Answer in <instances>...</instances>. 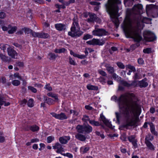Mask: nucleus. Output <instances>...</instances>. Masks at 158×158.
Returning <instances> with one entry per match:
<instances>
[{
	"label": "nucleus",
	"mask_w": 158,
	"mask_h": 158,
	"mask_svg": "<svg viewBox=\"0 0 158 158\" xmlns=\"http://www.w3.org/2000/svg\"><path fill=\"white\" fill-rule=\"evenodd\" d=\"M105 7L107 12L110 15L115 26L116 27H118L119 23L118 17L120 16L118 13L119 10L118 6H115L113 3H110L106 4Z\"/></svg>",
	"instance_id": "nucleus-1"
},
{
	"label": "nucleus",
	"mask_w": 158,
	"mask_h": 158,
	"mask_svg": "<svg viewBox=\"0 0 158 158\" xmlns=\"http://www.w3.org/2000/svg\"><path fill=\"white\" fill-rule=\"evenodd\" d=\"M127 94L132 97H134L135 96L134 94L133 93H125L120 95L118 98L116 96H113L111 97V100L115 102H117L118 103L119 109L122 110L124 108L125 104L127 106H128V99L127 98L128 97Z\"/></svg>",
	"instance_id": "nucleus-2"
},
{
	"label": "nucleus",
	"mask_w": 158,
	"mask_h": 158,
	"mask_svg": "<svg viewBox=\"0 0 158 158\" xmlns=\"http://www.w3.org/2000/svg\"><path fill=\"white\" fill-rule=\"evenodd\" d=\"M70 30L71 31L68 32V35L72 38L80 37L83 33V31H80L79 23L75 20H73Z\"/></svg>",
	"instance_id": "nucleus-3"
},
{
	"label": "nucleus",
	"mask_w": 158,
	"mask_h": 158,
	"mask_svg": "<svg viewBox=\"0 0 158 158\" xmlns=\"http://www.w3.org/2000/svg\"><path fill=\"white\" fill-rule=\"evenodd\" d=\"M124 32L127 38L132 39L135 42L140 43L141 41L144 40L140 34L137 31L127 30L125 31Z\"/></svg>",
	"instance_id": "nucleus-4"
},
{
	"label": "nucleus",
	"mask_w": 158,
	"mask_h": 158,
	"mask_svg": "<svg viewBox=\"0 0 158 158\" xmlns=\"http://www.w3.org/2000/svg\"><path fill=\"white\" fill-rule=\"evenodd\" d=\"M129 102H131L132 104L130 105L128 104V106H127L126 104H125V105L127 106V107L126 108L124 107V108H125V110H123V114L126 115V119L130 118V115L129 113V110H130V111L131 112L133 113H135V106L133 104L134 103V104L135 106H136L137 105L136 102H135L133 101L132 98H131Z\"/></svg>",
	"instance_id": "nucleus-5"
},
{
	"label": "nucleus",
	"mask_w": 158,
	"mask_h": 158,
	"mask_svg": "<svg viewBox=\"0 0 158 158\" xmlns=\"http://www.w3.org/2000/svg\"><path fill=\"white\" fill-rule=\"evenodd\" d=\"M143 40L146 42H152L156 40L157 37L154 33L149 30H146L143 32Z\"/></svg>",
	"instance_id": "nucleus-6"
},
{
	"label": "nucleus",
	"mask_w": 158,
	"mask_h": 158,
	"mask_svg": "<svg viewBox=\"0 0 158 158\" xmlns=\"http://www.w3.org/2000/svg\"><path fill=\"white\" fill-rule=\"evenodd\" d=\"M77 131L82 134H88L91 132L93 130L92 127L90 125H78L76 127Z\"/></svg>",
	"instance_id": "nucleus-7"
},
{
	"label": "nucleus",
	"mask_w": 158,
	"mask_h": 158,
	"mask_svg": "<svg viewBox=\"0 0 158 158\" xmlns=\"http://www.w3.org/2000/svg\"><path fill=\"white\" fill-rule=\"evenodd\" d=\"M133 12L131 10L129 9H127L125 18L124 20V23L126 26H128L131 25L132 20L131 17L132 16Z\"/></svg>",
	"instance_id": "nucleus-8"
},
{
	"label": "nucleus",
	"mask_w": 158,
	"mask_h": 158,
	"mask_svg": "<svg viewBox=\"0 0 158 158\" xmlns=\"http://www.w3.org/2000/svg\"><path fill=\"white\" fill-rule=\"evenodd\" d=\"M108 32L103 28H98L95 27L92 32V35L94 36H102L107 35Z\"/></svg>",
	"instance_id": "nucleus-9"
},
{
	"label": "nucleus",
	"mask_w": 158,
	"mask_h": 158,
	"mask_svg": "<svg viewBox=\"0 0 158 158\" xmlns=\"http://www.w3.org/2000/svg\"><path fill=\"white\" fill-rule=\"evenodd\" d=\"M126 124L121 125V127L128 129V127H136L137 126L136 125L137 121L136 120H133L128 118L126 119Z\"/></svg>",
	"instance_id": "nucleus-10"
},
{
	"label": "nucleus",
	"mask_w": 158,
	"mask_h": 158,
	"mask_svg": "<svg viewBox=\"0 0 158 158\" xmlns=\"http://www.w3.org/2000/svg\"><path fill=\"white\" fill-rule=\"evenodd\" d=\"M148 124L150 127V131L152 134L153 135L157 136L158 132L155 130V127L154 124L152 122H145L143 126V127L146 128L148 127Z\"/></svg>",
	"instance_id": "nucleus-11"
},
{
	"label": "nucleus",
	"mask_w": 158,
	"mask_h": 158,
	"mask_svg": "<svg viewBox=\"0 0 158 158\" xmlns=\"http://www.w3.org/2000/svg\"><path fill=\"white\" fill-rule=\"evenodd\" d=\"M89 18H88L87 19V21L88 23H93L94 22H100V19L95 14L89 12Z\"/></svg>",
	"instance_id": "nucleus-12"
},
{
	"label": "nucleus",
	"mask_w": 158,
	"mask_h": 158,
	"mask_svg": "<svg viewBox=\"0 0 158 158\" xmlns=\"http://www.w3.org/2000/svg\"><path fill=\"white\" fill-rule=\"evenodd\" d=\"M50 114L52 116L57 119L60 120H63L67 119L68 117L66 115L65 113L61 112L59 114H57L54 112H52L50 113Z\"/></svg>",
	"instance_id": "nucleus-13"
},
{
	"label": "nucleus",
	"mask_w": 158,
	"mask_h": 158,
	"mask_svg": "<svg viewBox=\"0 0 158 158\" xmlns=\"http://www.w3.org/2000/svg\"><path fill=\"white\" fill-rule=\"evenodd\" d=\"M100 118L106 126L112 129H114V126L113 127L111 122H109V121L106 118L105 116L102 113L100 114Z\"/></svg>",
	"instance_id": "nucleus-14"
},
{
	"label": "nucleus",
	"mask_w": 158,
	"mask_h": 158,
	"mask_svg": "<svg viewBox=\"0 0 158 158\" xmlns=\"http://www.w3.org/2000/svg\"><path fill=\"white\" fill-rule=\"evenodd\" d=\"M7 51L8 55L12 58L15 59V56H17L18 54L13 47L9 46L7 48Z\"/></svg>",
	"instance_id": "nucleus-15"
},
{
	"label": "nucleus",
	"mask_w": 158,
	"mask_h": 158,
	"mask_svg": "<svg viewBox=\"0 0 158 158\" xmlns=\"http://www.w3.org/2000/svg\"><path fill=\"white\" fill-rule=\"evenodd\" d=\"M137 82H138V81H132L131 83L129 84L126 81H122L121 82V83L123 86L127 87H130L131 86L135 87L137 86Z\"/></svg>",
	"instance_id": "nucleus-16"
},
{
	"label": "nucleus",
	"mask_w": 158,
	"mask_h": 158,
	"mask_svg": "<svg viewBox=\"0 0 158 158\" xmlns=\"http://www.w3.org/2000/svg\"><path fill=\"white\" fill-rule=\"evenodd\" d=\"M56 30L59 31H65L66 29V25L61 23H57L55 24Z\"/></svg>",
	"instance_id": "nucleus-17"
},
{
	"label": "nucleus",
	"mask_w": 158,
	"mask_h": 158,
	"mask_svg": "<svg viewBox=\"0 0 158 158\" xmlns=\"http://www.w3.org/2000/svg\"><path fill=\"white\" fill-rule=\"evenodd\" d=\"M147 80V78H145L141 81H138V86L141 88L147 87L148 85V83L146 82Z\"/></svg>",
	"instance_id": "nucleus-18"
},
{
	"label": "nucleus",
	"mask_w": 158,
	"mask_h": 158,
	"mask_svg": "<svg viewBox=\"0 0 158 158\" xmlns=\"http://www.w3.org/2000/svg\"><path fill=\"white\" fill-rule=\"evenodd\" d=\"M0 59L4 63H9L10 62V58L2 53H0Z\"/></svg>",
	"instance_id": "nucleus-19"
},
{
	"label": "nucleus",
	"mask_w": 158,
	"mask_h": 158,
	"mask_svg": "<svg viewBox=\"0 0 158 158\" xmlns=\"http://www.w3.org/2000/svg\"><path fill=\"white\" fill-rule=\"evenodd\" d=\"M148 150L151 151H154L155 150V147L152 143L148 140H147L146 142H145Z\"/></svg>",
	"instance_id": "nucleus-20"
},
{
	"label": "nucleus",
	"mask_w": 158,
	"mask_h": 158,
	"mask_svg": "<svg viewBox=\"0 0 158 158\" xmlns=\"http://www.w3.org/2000/svg\"><path fill=\"white\" fill-rule=\"evenodd\" d=\"M90 148V147L86 146L82 147L80 148V152L82 154L87 153Z\"/></svg>",
	"instance_id": "nucleus-21"
},
{
	"label": "nucleus",
	"mask_w": 158,
	"mask_h": 158,
	"mask_svg": "<svg viewBox=\"0 0 158 158\" xmlns=\"http://www.w3.org/2000/svg\"><path fill=\"white\" fill-rule=\"evenodd\" d=\"M93 44V45H98L99 46L103 45L104 42V41L101 42L100 40L98 39H96L95 38H93L92 39Z\"/></svg>",
	"instance_id": "nucleus-22"
},
{
	"label": "nucleus",
	"mask_w": 158,
	"mask_h": 158,
	"mask_svg": "<svg viewBox=\"0 0 158 158\" xmlns=\"http://www.w3.org/2000/svg\"><path fill=\"white\" fill-rule=\"evenodd\" d=\"M70 53L71 55H73V56L77 57L80 59H84L86 57V56L85 55H79L78 54L75 53L72 50H70Z\"/></svg>",
	"instance_id": "nucleus-23"
},
{
	"label": "nucleus",
	"mask_w": 158,
	"mask_h": 158,
	"mask_svg": "<svg viewBox=\"0 0 158 158\" xmlns=\"http://www.w3.org/2000/svg\"><path fill=\"white\" fill-rule=\"evenodd\" d=\"M44 103L48 104L49 105H51L54 103L53 100L47 96L44 97Z\"/></svg>",
	"instance_id": "nucleus-24"
},
{
	"label": "nucleus",
	"mask_w": 158,
	"mask_h": 158,
	"mask_svg": "<svg viewBox=\"0 0 158 158\" xmlns=\"http://www.w3.org/2000/svg\"><path fill=\"white\" fill-rule=\"evenodd\" d=\"M75 137L77 139L82 141H84L86 139V137L84 135L79 133L75 135Z\"/></svg>",
	"instance_id": "nucleus-25"
},
{
	"label": "nucleus",
	"mask_w": 158,
	"mask_h": 158,
	"mask_svg": "<svg viewBox=\"0 0 158 158\" xmlns=\"http://www.w3.org/2000/svg\"><path fill=\"white\" fill-rule=\"evenodd\" d=\"M50 37V35L47 33L43 32H39V38L42 39H48Z\"/></svg>",
	"instance_id": "nucleus-26"
},
{
	"label": "nucleus",
	"mask_w": 158,
	"mask_h": 158,
	"mask_svg": "<svg viewBox=\"0 0 158 158\" xmlns=\"http://www.w3.org/2000/svg\"><path fill=\"white\" fill-rule=\"evenodd\" d=\"M30 128L32 132H37L40 130V127L36 124L30 125Z\"/></svg>",
	"instance_id": "nucleus-27"
},
{
	"label": "nucleus",
	"mask_w": 158,
	"mask_h": 158,
	"mask_svg": "<svg viewBox=\"0 0 158 158\" xmlns=\"http://www.w3.org/2000/svg\"><path fill=\"white\" fill-rule=\"evenodd\" d=\"M86 88L89 90H97L98 89V86L92 85L91 84H88Z\"/></svg>",
	"instance_id": "nucleus-28"
},
{
	"label": "nucleus",
	"mask_w": 158,
	"mask_h": 158,
	"mask_svg": "<svg viewBox=\"0 0 158 158\" xmlns=\"http://www.w3.org/2000/svg\"><path fill=\"white\" fill-rule=\"evenodd\" d=\"M113 3L116 6L121 4V2L120 0H108L106 4Z\"/></svg>",
	"instance_id": "nucleus-29"
},
{
	"label": "nucleus",
	"mask_w": 158,
	"mask_h": 158,
	"mask_svg": "<svg viewBox=\"0 0 158 158\" xmlns=\"http://www.w3.org/2000/svg\"><path fill=\"white\" fill-rule=\"evenodd\" d=\"M134 0H124V3L125 6H131L133 4Z\"/></svg>",
	"instance_id": "nucleus-30"
},
{
	"label": "nucleus",
	"mask_w": 158,
	"mask_h": 158,
	"mask_svg": "<svg viewBox=\"0 0 158 158\" xmlns=\"http://www.w3.org/2000/svg\"><path fill=\"white\" fill-rule=\"evenodd\" d=\"M89 123L92 125L95 126H102L101 123L99 122L95 121L94 120H91L89 121Z\"/></svg>",
	"instance_id": "nucleus-31"
},
{
	"label": "nucleus",
	"mask_w": 158,
	"mask_h": 158,
	"mask_svg": "<svg viewBox=\"0 0 158 158\" xmlns=\"http://www.w3.org/2000/svg\"><path fill=\"white\" fill-rule=\"evenodd\" d=\"M106 69L108 73L110 74L113 73L114 72V69L113 67L109 65L106 66Z\"/></svg>",
	"instance_id": "nucleus-32"
},
{
	"label": "nucleus",
	"mask_w": 158,
	"mask_h": 158,
	"mask_svg": "<svg viewBox=\"0 0 158 158\" xmlns=\"http://www.w3.org/2000/svg\"><path fill=\"white\" fill-rule=\"evenodd\" d=\"M34 101L33 98H31L29 99L27 103L28 107L30 108L34 106Z\"/></svg>",
	"instance_id": "nucleus-33"
},
{
	"label": "nucleus",
	"mask_w": 158,
	"mask_h": 158,
	"mask_svg": "<svg viewBox=\"0 0 158 158\" xmlns=\"http://www.w3.org/2000/svg\"><path fill=\"white\" fill-rule=\"evenodd\" d=\"M143 8V6L142 5L140 4H138L136 5H135L133 8V9L134 10H141Z\"/></svg>",
	"instance_id": "nucleus-34"
},
{
	"label": "nucleus",
	"mask_w": 158,
	"mask_h": 158,
	"mask_svg": "<svg viewBox=\"0 0 158 158\" xmlns=\"http://www.w3.org/2000/svg\"><path fill=\"white\" fill-rule=\"evenodd\" d=\"M66 51V49L64 48H62L60 49L56 48L54 50V52L56 53H64Z\"/></svg>",
	"instance_id": "nucleus-35"
},
{
	"label": "nucleus",
	"mask_w": 158,
	"mask_h": 158,
	"mask_svg": "<svg viewBox=\"0 0 158 158\" xmlns=\"http://www.w3.org/2000/svg\"><path fill=\"white\" fill-rule=\"evenodd\" d=\"M17 29V27L16 26L12 27L8 31V33L9 34H13L16 31Z\"/></svg>",
	"instance_id": "nucleus-36"
},
{
	"label": "nucleus",
	"mask_w": 158,
	"mask_h": 158,
	"mask_svg": "<svg viewBox=\"0 0 158 158\" xmlns=\"http://www.w3.org/2000/svg\"><path fill=\"white\" fill-rule=\"evenodd\" d=\"M155 7V5L152 4L147 5L146 6V11L147 13L148 11L151 10Z\"/></svg>",
	"instance_id": "nucleus-37"
},
{
	"label": "nucleus",
	"mask_w": 158,
	"mask_h": 158,
	"mask_svg": "<svg viewBox=\"0 0 158 158\" xmlns=\"http://www.w3.org/2000/svg\"><path fill=\"white\" fill-rule=\"evenodd\" d=\"M141 112V109L140 108H138L135 112V116L138 120L139 119V116Z\"/></svg>",
	"instance_id": "nucleus-38"
},
{
	"label": "nucleus",
	"mask_w": 158,
	"mask_h": 158,
	"mask_svg": "<svg viewBox=\"0 0 158 158\" xmlns=\"http://www.w3.org/2000/svg\"><path fill=\"white\" fill-rule=\"evenodd\" d=\"M60 142L62 144H66L68 143L67 139H64L63 137H60L59 138Z\"/></svg>",
	"instance_id": "nucleus-39"
},
{
	"label": "nucleus",
	"mask_w": 158,
	"mask_h": 158,
	"mask_svg": "<svg viewBox=\"0 0 158 158\" xmlns=\"http://www.w3.org/2000/svg\"><path fill=\"white\" fill-rule=\"evenodd\" d=\"M48 56H50L49 59L50 60H55L57 57V56H56L54 53L52 52H49L48 54Z\"/></svg>",
	"instance_id": "nucleus-40"
},
{
	"label": "nucleus",
	"mask_w": 158,
	"mask_h": 158,
	"mask_svg": "<svg viewBox=\"0 0 158 158\" xmlns=\"http://www.w3.org/2000/svg\"><path fill=\"white\" fill-rule=\"evenodd\" d=\"M9 46V45L7 44H0V48L4 52H5V51L6 50V48H7V46Z\"/></svg>",
	"instance_id": "nucleus-41"
},
{
	"label": "nucleus",
	"mask_w": 158,
	"mask_h": 158,
	"mask_svg": "<svg viewBox=\"0 0 158 158\" xmlns=\"http://www.w3.org/2000/svg\"><path fill=\"white\" fill-rule=\"evenodd\" d=\"M28 90H30L31 92L34 93H36L37 92V89L33 87V86H28Z\"/></svg>",
	"instance_id": "nucleus-42"
},
{
	"label": "nucleus",
	"mask_w": 158,
	"mask_h": 158,
	"mask_svg": "<svg viewBox=\"0 0 158 158\" xmlns=\"http://www.w3.org/2000/svg\"><path fill=\"white\" fill-rule=\"evenodd\" d=\"M20 82L18 80H15L12 81V84L14 86H18L20 85Z\"/></svg>",
	"instance_id": "nucleus-43"
},
{
	"label": "nucleus",
	"mask_w": 158,
	"mask_h": 158,
	"mask_svg": "<svg viewBox=\"0 0 158 158\" xmlns=\"http://www.w3.org/2000/svg\"><path fill=\"white\" fill-rule=\"evenodd\" d=\"M137 139H135V135H131L128 137V140L130 143H132Z\"/></svg>",
	"instance_id": "nucleus-44"
},
{
	"label": "nucleus",
	"mask_w": 158,
	"mask_h": 158,
	"mask_svg": "<svg viewBox=\"0 0 158 158\" xmlns=\"http://www.w3.org/2000/svg\"><path fill=\"white\" fill-rule=\"evenodd\" d=\"M152 52V49L151 48H148L143 49V52L144 53L150 54Z\"/></svg>",
	"instance_id": "nucleus-45"
},
{
	"label": "nucleus",
	"mask_w": 158,
	"mask_h": 158,
	"mask_svg": "<svg viewBox=\"0 0 158 158\" xmlns=\"http://www.w3.org/2000/svg\"><path fill=\"white\" fill-rule=\"evenodd\" d=\"M126 67L129 69H130L131 71H132V72H135L136 71V69L135 67L130 64L127 65Z\"/></svg>",
	"instance_id": "nucleus-46"
},
{
	"label": "nucleus",
	"mask_w": 158,
	"mask_h": 158,
	"mask_svg": "<svg viewBox=\"0 0 158 158\" xmlns=\"http://www.w3.org/2000/svg\"><path fill=\"white\" fill-rule=\"evenodd\" d=\"M55 139V138L54 136H50L47 138V142L48 143H51Z\"/></svg>",
	"instance_id": "nucleus-47"
},
{
	"label": "nucleus",
	"mask_w": 158,
	"mask_h": 158,
	"mask_svg": "<svg viewBox=\"0 0 158 158\" xmlns=\"http://www.w3.org/2000/svg\"><path fill=\"white\" fill-rule=\"evenodd\" d=\"M92 37L93 36L91 35L87 34L84 35L83 38V39L84 40H87L91 39Z\"/></svg>",
	"instance_id": "nucleus-48"
},
{
	"label": "nucleus",
	"mask_w": 158,
	"mask_h": 158,
	"mask_svg": "<svg viewBox=\"0 0 158 158\" xmlns=\"http://www.w3.org/2000/svg\"><path fill=\"white\" fill-rule=\"evenodd\" d=\"M115 114L117 121L118 123H119L120 122V118L121 117V114L120 113L118 112H116L115 113Z\"/></svg>",
	"instance_id": "nucleus-49"
},
{
	"label": "nucleus",
	"mask_w": 158,
	"mask_h": 158,
	"mask_svg": "<svg viewBox=\"0 0 158 158\" xmlns=\"http://www.w3.org/2000/svg\"><path fill=\"white\" fill-rule=\"evenodd\" d=\"M31 35L34 38L38 37L39 38V32H35L32 30V31L31 32Z\"/></svg>",
	"instance_id": "nucleus-50"
},
{
	"label": "nucleus",
	"mask_w": 158,
	"mask_h": 158,
	"mask_svg": "<svg viewBox=\"0 0 158 158\" xmlns=\"http://www.w3.org/2000/svg\"><path fill=\"white\" fill-rule=\"evenodd\" d=\"M24 30V32L25 34H29V33H31V32L32 31V30L30 29L29 28H27V27H24L23 28Z\"/></svg>",
	"instance_id": "nucleus-51"
},
{
	"label": "nucleus",
	"mask_w": 158,
	"mask_h": 158,
	"mask_svg": "<svg viewBox=\"0 0 158 158\" xmlns=\"http://www.w3.org/2000/svg\"><path fill=\"white\" fill-rule=\"evenodd\" d=\"M116 64L118 66L120 69H123L125 68V65L121 62H118L116 63Z\"/></svg>",
	"instance_id": "nucleus-52"
},
{
	"label": "nucleus",
	"mask_w": 158,
	"mask_h": 158,
	"mask_svg": "<svg viewBox=\"0 0 158 158\" xmlns=\"http://www.w3.org/2000/svg\"><path fill=\"white\" fill-rule=\"evenodd\" d=\"M69 62L70 64L73 65H75L77 64L75 61L73 60L70 56L69 57Z\"/></svg>",
	"instance_id": "nucleus-53"
},
{
	"label": "nucleus",
	"mask_w": 158,
	"mask_h": 158,
	"mask_svg": "<svg viewBox=\"0 0 158 158\" xmlns=\"http://www.w3.org/2000/svg\"><path fill=\"white\" fill-rule=\"evenodd\" d=\"M61 147H62V145L59 142H57L55 143V145L52 146L53 149L55 150L56 148H60Z\"/></svg>",
	"instance_id": "nucleus-54"
},
{
	"label": "nucleus",
	"mask_w": 158,
	"mask_h": 158,
	"mask_svg": "<svg viewBox=\"0 0 158 158\" xmlns=\"http://www.w3.org/2000/svg\"><path fill=\"white\" fill-rule=\"evenodd\" d=\"M44 88L49 91H51L52 90V88L50 86L49 83L46 84L44 86Z\"/></svg>",
	"instance_id": "nucleus-55"
},
{
	"label": "nucleus",
	"mask_w": 158,
	"mask_h": 158,
	"mask_svg": "<svg viewBox=\"0 0 158 158\" xmlns=\"http://www.w3.org/2000/svg\"><path fill=\"white\" fill-rule=\"evenodd\" d=\"M27 102V100L26 99L24 98L20 102V104L23 106H24Z\"/></svg>",
	"instance_id": "nucleus-56"
},
{
	"label": "nucleus",
	"mask_w": 158,
	"mask_h": 158,
	"mask_svg": "<svg viewBox=\"0 0 158 158\" xmlns=\"http://www.w3.org/2000/svg\"><path fill=\"white\" fill-rule=\"evenodd\" d=\"M134 20L137 23H139L140 21L141 18L139 16H137L135 15L134 17Z\"/></svg>",
	"instance_id": "nucleus-57"
},
{
	"label": "nucleus",
	"mask_w": 158,
	"mask_h": 158,
	"mask_svg": "<svg viewBox=\"0 0 158 158\" xmlns=\"http://www.w3.org/2000/svg\"><path fill=\"white\" fill-rule=\"evenodd\" d=\"M82 120L83 121L86 122L87 121H89H89L91 120H90L89 117L88 116L86 115L83 116V117L82 118Z\"/></svg>",
	"instance_id": "nucleus-58"
},
{
	"label": "nucleus",
	"mask_w": 158,
	"mask_h": 158,
	"mask_svg": "<svg viewBox=\"0 0 158 158\" xmlns=\"http://www.w3.org/2000/svg\"><path fill=\"white\" fill-rule=\"evenodd\" d=\"M137 142L138 140L137 139L131 143L133 146V148L134 149H136L138 147V145L137 143Z\"/></svg>",
	"instance_id": "nucleus-59"
},
{
	"label": "nucleus",
	"mask_w": 158,
	"mask_h": 158,
	"mask_svg": "<svg viewBox=\"0 0 158 158\" xmlns=\"http://www.w3.org/2000/svg\"><path fill=\"white\" fill-rule=\"evenodd\" d=\"M57 150L56 152L57 153H61L62 152H64V148L62 147H61L60 148H56Z\"/></svg>",
	"instance_id": "nucleus-60"
},
{
	"label": "nucleus",
	"mask_w": 158,
	"mask_h": 158,
	"mask_svg": "<svg viewBox=\"0 0 158 158\" xmlns=\"http://www.w3.org/2000/svg\"><path fill=\"white\" fill-rule=\"evenodd\" d=\"M137 62L139 64L143 65L144 64V61L141 58H139L137 60Z\"/></svg>",
	"instance_id": "nucleus-61"
},
{
	"label": "nucleus",
	"mask_w": 158,
	"mask_h": 158,
	"mask_svg": "<svg viewBox=\"0 0 158 158\" xmlns=\"http://www.w3.org/2000/svg\"><path fill=\"white\" fill-rule=\"evenodd\" d=\"M98 72L99 74L103 76L106 77L107 75L106 73L103 70H98Z\"/></svg>",
	"instance_id": "nucleus-62"
},
{
	"label": "nucleus",
	"mask_w": 158,
	"mask_h": 158,
	"mask_svg": "<svg viewBox=\"0 0 158 158\" xmlns=\"http://www.w3.org/2000/svg\"><path fill=\"white\" fill-rule=\"evenodd\" d=\"M133 78L135 80H136L139 79L140 78V77L139 74L136 73L133 76Z\"/></svg>",
	"instance_id": "nucleus-63"
},
{
	"label": "nucleus",
	"mask_w": 158,
	"mask_h": 158,
	"mask_svg": "<svg viewBox=\"0 0 158 158\" xmlns=\"http://www.w3.org/2000/svg\"><path fill=\"white\" fill-rule=\"evenodd\" d=\"M53 98H54V102H59L60 100L58 98V94H55V95L53 97Z\"/></svg>",
	"instance_id": "nucleus-64"
}]
</instances>
